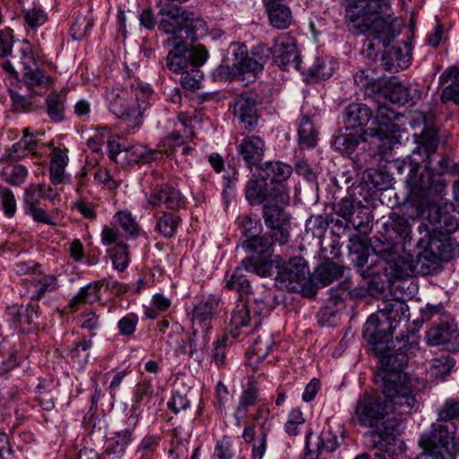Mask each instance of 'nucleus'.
<instances>
[{"label":"nucleus","instance_id":"nucleus-1","mask_svg":"<svg viewBox=\"0 0 459 459\" xmlns=\"http://www.w3.org/2000/svg\"><path fill=\"white\" fill-rule=\"evenodd\" d=\"M388 0H371L365 4H349L346 8V21L349 30L355 35H365L362 54L375 61L380 46L385 49L399 31L394 28V19L388 12Z\"/></svg>","mask_w":459,"mask_h":459},{"label":"nucleus","instance_id":"nucleus-2","mask_svg":"<svg viewBox=\"0 0 459 459\" xmlns=\"http://www.w3.org/2000/svg\"><path fill=\"white\" fill-rule=\"evenodd\" d=\"M376 381L382 382V394L393 411L409 414L418 410L416 379L404 372H377Z\"/></svg>","mask_w":459,"mask_h":459},{"label":"nucleus","instance_id":"nucleus-3","mask_svg":"<svg viewBox=\"0 0 459 459\" xmlns=\"http://www.w3.org/2000/svg\"><path fill=\"white\" fill-rule=\"evenodd\" d=\"M417 233L414 254L410 255L415 256L416 265L423 273H429L439 261H448L455 256L457 245L447 238L432 237L431 230L425 222L417 226Z\"/></svg>","mask_w":459,"mask_h":459},{"label":"nucleus","instance_id":"nucleus-4","mask_svg":"<svg viewBox=\"0 0 459 459\" xmlns=\"http://www.w3.org/2000/svg\"><path fill=\"white\" fill-rule=\"evenodd\" d=\"M380 255L372 259L369 265L360 271L363 279H368L370 294L382 293L387 284L408 276L405 262L394 252L379 251Z\"/></svg>","mask_w":459,"mask_h":459},{"label":"nucleus","instance_id":"nucleus-5","mask_svg":"<svg viewBox=\"0 0 459 459\" xmlns=\"http://www.w3.org/2000/svg\"><path fill=\"white\" fill-rule=\"evenodd\" d=\"M180 33H170L171 36L164 41V46L170 48L168 51L166 65L169 71L176 74L188 69L194 64L204 65L209 56L204 46L198 44L190 47Z\"/></svg>","mask_w":459,"mask_h":459},{"label":"nucleus","instance_id":"nucleus-6","mask_svg":"<svg viewBox=\"0 0 459 459\" xmlns=\"http://www.w3.org/2000/svg\"><path fill=\"white\" fill-rule=\"evenodd\" d=\"M245 197L250 205H264L273 202L289 204L290 202L287 185H272L257 171L246 184Z\"/></svg>","mask_w":459,"mask_h":459},{"label":"nucleus","instance_id":"nucleus-7","mask_svg":"<svg viewBox=\"0 0 459 459\" xmlns=\"http://www.w3.org/2000/svg\"><path fill=\"white\" fill-rule=\"evenodd\" d=\"M383 397L374 398L364 394L357 402L354 414L361 426L371 429L369 432H377L386 427L389 419L385 420V417L393 412Z\"/></svg>","mask_w":459,"mask_h":459},{"label":"nucleus","instance_id":"nucleus-8","mask_svg":"<svg viewBox=\"0 0 459 459\" xmlns=\"http://www.w3.org/2000/svg\"><path fill=\"white\" fill-rule=\"evenodd\" d=\"M270 410L261 404L251 415L252 422L244 426L242 437L246 443H253L252 459H262L267 446V435L271 430Z\"/></svg>","mask_w":459,"mask_h":459},{"label":"nucleus","instance_id":"nucleus-9","mask_svg":"<svg viewBox=\"0 0 459 459\" xmlns=\"http://www.w3.org/2000/svg\"><path fill=\"white\" fill-rule=\"evenodd\" d=\"M385 429L377 432H368L372 447L376 449L375 456L377 459H394V456L402 455L405 451V444L395 437L399 431L401 422L397 420H388Z\"/></svg>","mask_w":459,"mask_h":459},{"label":"nucleus","instance_id":"nucleus-10","mask_svg":"<svg viewBox=\"0 0 459 459\" xmlns=\"http://www.w3.org/2000/svg\"><path fill=\"white\" fill-rule=\"evenodd\" d=\"M287 204L273 202L265 204L262 209L264 225L270 230L269 232L273 233L274 240L280 246L288 244L290 238L291 216L284 208Z\"/></svg>","mask_w":459,"mask_h":459},{"label":"nucleus","instance_id":"nucleus-11","mask_svg":"<svg viewBox=\"0 0 459 459\" xmlns=\"http://www.w3.org/2000/svg\"><path fill=\"white\" fill-rule=\"evenodd\" d=\"M419 445L422 452L416 459H455L459 455V440H452L432 431L422 434Z\"/></svg>","mask_w":459,"mask_h":459},{"label":"nucleus","instance_id":"nucleus-12","mask_svg":"<svg viewBox=\"0 0 459 459\" xmlns=\"http://www.w3.org/2000/svg\"><path fill=\"white\" fill-rule=\"evenodd\" d=\"M410 171L406 178V184L411 193L419 195H440L446 187L441 173H436L426 166L425 170L419 174L420 165L410 163Z\"/></svg>","mask_w":459,"mask_h":459},{"label":"nucleus","instance_id":"nucleus-13","mask_svg":"<svg viewBox=\"0 0 459 459\" xmlns=\"http://www.w3.org/2000/svg\"><path fill=\"white\" fill-rule=\"evenodd\" d=\"M274 286L288 292H296L309 274L307 262L300 256L290 258L277 266Z\"/></svg>","mask_w":459,"mask_h":459},{"label":"nucleus","instance_id":"nucleus-14","mask_svg":"<svg viewBox=\"0 0 459 459\" xmlns=\"http://www.w3.org/2000/svg\"><path fill=\"white\" fill-rule=\"evenodd\" d=\"M382 92L392 103L413 106L421 98V92L417 86L403 84L398 78L377 80L373 82V91Z\"/></svg>","mask_w":459,"mask_h":459},{"label":"nucleus","instance_id":"nucleus-15","mask_svg":"<svg viewBox=\"0 0 459 459\" xmlns=\"http://www.w3.org/2000/svg\"><path fill=\"white\" fill-rule=\"evenodd\" d=\"M264 98L255 91L242 92L236 99L233 114L242 128L252 132L257 126L259 114L257 106L262 104Z\"/></svg>","mask_w":459,"mask_h":459},{"label":"nucleus","instance_id":"nucleus-16","mask_svg":"<svg viewBox=\"0 0 459 459\" xmlns=\"http://www.w3.org/2000/svg\"><path fill=\"white\" fill-rule=\"evenodd\" d=\"M393 333L389 322L377 311L367 319L363 326L362 337L372 347L374 355H381L385 347V344L390 342L389 337Z\"/></svg>","mask_w":459,"mask_h":459},{"label":"nucleus","instance_id":"nucleus-17","mask_svg":"<svg viewBox=\"0 0 459 459\" xmlns=\"http://www.w3.org/2000/svg\"><path fill=\"white\" fill-rule=\"evenodd\" d=\"M396 341L401 343V345L395 348V345H393V350L391 349L390 342L385 344L384 351L381 355H375L379 358L380 368L377 372H403V368L408 363L410 353H411V350L415 348V345L412 342H410L409 340H404L403 336L402 339H399L396 336Z\"/></svg>","mask_w":459,"mask_h":459},{"label":"nucleus","instance_id":"nucleus-18","mask_svg":"<svg viewBox=\"0 0 459 459\" xmlns=\"http://www.w3.org/2000/svg\"><path fill=\"white\" fill-rule=\"evenodd\" d=\"M273 63L281 70L290 67L300 71V56L299 55L296 39L289 33H282L274 40L271 48Z\"/></svg>","mask_w":459,"mask_h":459},{"label":"nucleus","instance_id":"nucleus-19","mask_svg":"<svg viewBox=\"0 0 459 459\" xmlns=\"http://www.w3.org/2000/svg\"><path fill=\"white\" fill-rule=\"evenodd\" d=\"M457 419H459V399L449 398L439 408L437 419L432 423L430 431L452 440H459V437H455L456 427L454 423Z\"/></svg>","mask_w":459,"mask_h":459},{"label":"nucleus","instance_id":"nucleus-20","mask_svg":"<svg viewBox=\"0 0 459 459\" xmlns=\"http://www.w3.org/2000/svg\"><path fill=\"white\" fill-rule=\"evenodd\" d=\"M428 220L433 226L431 231H437L442 235H450L459 227V218L452 204L430 205L428 209Z\"/></svg>","mask_w":459,"mask_h":459},{"label":"nucleus","instance_id":"nucleus-21","mask_svg":"<svg viewBox=\"0 0 459 459\" xmlns=\"http://www.w3.org/2000/svg\"><path fill=\"white\" fill-rule=\"evenodd\" d=\"M334 214L342 219H346L351 223L352 229L361 232L370 221V214L364 205L355 204L349 197L342 198L338 203L333 204Z\"/></svg>","mask_w":459,"mask_h":459},{"label":"nucleus","instance_id":"nucleus-22","mask_svg":"<svg viewBox=\"0 0 459 459\" xmlns=\"http://www.w3.org/2000/svg\"><path fill=\"white\" fill-rule=\"evenodd\" d=\"M221 310V299L220 296L214 294L204 296L193 308L192 326L210 331L212 320Z\"/></svg>","mask_w":459,"mask_h":459},{"label":"nucleus","instance_id":"nucleus-23","mask_svg":"<svg viewBox=\"0 0 459 459\" xmlns=\"http://www.w3.org/2000/svg\"><path fill=\"white\" fill-rule=\"evenodd\" d=\"M458 336L459 333L454 319L445 315L438 322L434 321L432 326L426 332L425 339L429 345L437 346L453 342Z\"/></svg>","mask_w":459,"mask_h":459},{"label":"nucleus","instance_id":"nucleus-24","mask_svg":"<svg viewBox=\"0 0 459 459\" xmlns=\"http://www.w3.org/2000/svg\"><path fill=\"white\" fill-rule=\"evenodd\" d=\"M238 155L247 167L252 170L254 167L259 168L264 156L265 143L258 136H246L237 147Z\"/></svg>","mask_w":459,"mask_h":459},{"label":"nucleus","instance_id":"nucleus-25","mask_svg":"<svg viewBox=\"0 0 459 459\" xmlns=\"http://www.w3.org/2000/svg\"><path fill=\"white\" fill-rule=\"evenodd\" d=\"M106 98L110 111L117 117H136L135 103H131L128 88H113L107 91Z\"/></svg>","mask_w":459,"mask_h":459},{"label":"nucleus","instance_id":"nucleus-26","mask_svg":"<svg viewBox=\"0 0 459 459\" xmlns=\"http://www.w3.org/2000/svg\"><path fill=\"white\" fill-rule=\"evenodd\" d=\"M230 49L235 56L236 65L240 74L239 81L254 80L263 71L260 68V63L255 62L249 56L245 44L232 43L230 46Z\"/></svg>","mask_w":459,"mask_h":459},{"label":"nucleus","instance_id":"nucleus-27","mask_svg":"<svg viewBox=\"0 0 459 459\" xmlns=\"http://www.w3.org/2000/svg\"><path fill=\"white\" fill-rule=\"evenodd\" d=\"M148 204L153 207L164 205L167 209L178 210L184 207L185 198L178 189L169 185H162L152 191Z\"/></svg>","mask_w":459,"mask_h":459},{"label":"nucleus","instance_id":"nucleus-28","mask_svg":"<svg viewBox=\"0 0 459 459\" xmlns=\"http://www.w3.org/2000/svg\"><path fill=\"white\" fill-rule=\"evenodd\" d=\"M411 63V48L410 46L403 42V47L391 46L386 48L381 57V65L387 72H398L403 70L410 65Z\"/></svg>","mask_w":459,"mask_h":459},{"label":"nucleus","instance_id":"nucleus-29","mask_svg":"<svg viewBox=\"0 0 459 459\" xmlns=\"http://www.w3.org/2000/svg\"><path fill=\"white\" fill-rule=\"evenodd\" d=\"M389 220L388 230L395 234L396 241L402 243L404 249L411 247L412 246V226L416 223L420 225L421 221L396 212H392Z\"/></svg>","mask_w":459,"mask_h":459},{"label":"nucleus","instance_id":"nucleus-30","mask_svg":"<svg viewBox=\"0 0 459 459\" xmlns=\"http://www.w3.org/2000/svg\"><path fill=\"white\" fill-rule=\"evenodd\" d=\"M22 70V78L28 86H39L43 82L44 73L39 67L31 52L30 47L26 44L20 49L19 62Z\"/></svg>","mask_w":459,"mask_h":459},{"label":"nucleus","instance_id":"nucleus-31","mask_svg":"<svg viewBox=\"0 0 459 459\" xmlns=\"http://www.w3.org/2000/svg\"><path fill=\"white\" fill-rule=\"evenodd\" d=\"M372 117L371 109L362 103H351L343 110L342 121L345 130L359 129L361 133Z\"/></svg>","mask_w":459,"mask_h":459},{"label":"nucleus","instance_id":"nucleus-32","mask_svg":"<svg viewBox=\"0 0 459 459\" xmlns=\"http://www.w3.org/2000/svg\"><path fill=\"white\" fill-rule=\"evenodd\" d=\"M380 134L376 128H368L360 134L341 133L333 138V146L339 152L349 155L356 151L360 141L366 142L368 136L378 137Z\"/></svg>","mask_w":459,"mask_h":459},{"label":"nucleus","instance_id":"nucleus-33","mask_svg":"<svg viewBox=\"0 0 459 459\" xmlns=\"http://www.w3.org/2000/svg\"><path fill=\"white\" fill-rule=\"evenodd\" d=\"M137 422L138 416L133 411L127 419V428L116 432L115 436L108 440L106 453L116 455L117 457L123 455L133 440V432Z\"/></svg>","mask_w":459,"mask_h":459},{"label":"nucleus","instance_id":"nucleus-34","mask_svg":"<svg viewBox=\"0 0 459 459\" xmlns=\"http://www.w3.org/2000/svg\"><path fill=\"white\" fill-rule=\"evenodd\" d=\"M270 24L278 30H285L292 22V13L281 0H263Z\"/></svg>","mask_w":459,"mask_h":459},{"label":"nucleus","instance_id":"nucleus-35","mask_svg":"<svg viewBox=\"0 0 459 459\" xmlns=\"http://www.w3.org/2000/svg\"><path fill=\"white\" fill-rule=\"evenodd\" d=\"M293 169L290 165L279 160L266 161L259 166L260 173L272 185H287V179L291 176Z\"/></svg>","mask_w":459,"mask_h":459},{"label":"nucleus","instance_id":"nucleus-36","mask_svg":"<svg viewBox=\"0 0 459 459\" xmlns=\"http://www.w3.org/2000/svg\"><path fill=\"white\" fill-rule=\"evenodd\" d=\"M278 244L273 237V233L266 232L263 235H250L243 247L252 253V255L259 257H271L273 254V245Z\"/></svg>","mask_w":459,"mask_h":459},{"label":"nucleus","instance_id":"nucleus-37","mask_svg":"<svg viewBox=\"0 0 459 459\" xmlns=\"http://www.w3.org/2000/svg\"><path fill=\"white\" fill-rule=\"evenodd\" d=\"M259 314L260 312L255 311L254 313V316H251L250 311L247 308V306L246 302L243 300H240L239 303H238L232 311L231 317H230V333L233 337L238 336V331L248 325L249 322L255 321V326H257L260 325V319H259Z\"/></svg>","mask_w":459,"mask_h":459},{"label":"nucleus","instance_id":"nucleus-38","mask_svg":"<svg viewBox=\"0 0 459 459\" xmlns=\"http://www.w3.org/2000/svg\"><path fill=\"white\" fill-rule=\"evenodd\" d=\"M258 400V388L256 382L249 381L247 387L243 390L239 403L234 411V418L238 426L241 425V421L246 419L249 412V408L255 404Z\"/></svg>","mask_w":459,"mask_h":459},{"label":"nucleus","instance_id":"nucleus-39","mask_svg":"<svg viewBox=\"0 0 459 459\" xmlns=\"http://www.w3.org/2000/svg\"><path fill=\"white\" fill-rule=\"evenodd\" d=\"M7 313L15 326H20L22 331H29L38 317L35 307L30 304L10 307Z\"/></svg>","mask_w":459,"mask_h":459},{"label":"nucleus","instance_id":"nucleus-40","mask_svg":"<svg viewBox=\"0 0 459 459\" xmlns=\"http://www.w3.org/2000/svg\"><path fill=\"white\" fill-rule=\"evenodd\" d=\"M105 281H97L81 288L79 292L70 300L69 307L76 311L81 304H93L100 299V288Z\"/></svg>","mask_w":459,"mask_h":459},{"label":"nucleus","instance_id":"nucleus-41","mask_svg":"<svg viewBox=\"0 0 459 459\" xmlns=\"http://www.w3.org/2000/svg\"><path fill=\"white\" fill-rule=\"evenodd\" d=\"M382 306V307H378L377 311L381 313L383 318L389 322L392 332H394L402 318L406 316L405 313L408 311V307L403 301L398 299L383 301Z\"/></svg>","mask_w":459,"mask_h":459},{"label":"nucleus","instance_id":"nucleus-42","mask_svg":"<svg viewBox=\"0 0 459 459\" xmlns=\"http://www.w3.org/2000/svg\"><path fill=\"white\" fill-rule=\"evenodd\" d=\"M66 93L53 91L45 100V108L48 117L55 123L65 119Z\"/></svg>","mask_w":459,"mask_h":459},{"label":"nucleus","instance_id":"nucleus-43","mask_svg":"<svg viewBox=\"0 0 459 459\" xmlns=\"http://www.w3.org/2000/svg\"><path fill=\"white\" fill-rule=\"evenodd\" d=\"M30 281L34 288L30 297L32 300L40 299L47 293L56 291L59 288L58 280L54 274L39 273Z\"/></svg>","mask_w":459,"mask_h":459},{"label":"nucleus","instance_id":"nucleus-44","mask_svg":"<svg viewBox=\"0 0 459 459\" xmlns=\"http://www.w3.org/2000/svg\"><path fill=\"white\" fill-rule=\"evenodd\" d=\"M343 266L327 259L316 267L313 278L321 283L322 286H325L341 278L343 274Z\"/></svg>","mask_w":459,"mask_h":459},{"label":"nucleus","instance_id":"nucleus-45","mask_svg":"<svg viewBox=\"0 0 459 459\" xmlns=\"http://www.w3.org/2000/svg\"><path fill=\"white\" fill-rule=\"evenodd\" d=\"M209 332L201 327L192 326V333L188 339L190 357L203 359V353L207 350L210 342Z\"/></svg>","mask_w":459,"mask_h":459},{"label":"nucleus","instance_id":"nucleus-46","mask_svg":"<svg viewBox=\"0 0 459 459\" xmlns=\"http://www.w3.org/2000/svg\"><path fill=\"white\" fill-rule=\"evenodd\" d=\"M243 269L242 266L237 267L225 284L227 290H234L238 294L239 301L247 298L252 291L250 281L243 273Z\"/></svg>","mask_w":459,"mask_h":459},{"label":"nucleus","instance_id":"nucleus-47","mask_svg":"<svg viewBox=\"0 0 459 459\" xmlns=\"http://www.w3.org/2000/svg\"><path fill=\"white\" fill-rule=\"evenodd\" d=\"M399 118L398 113L394 111L393 108L387 107L386 105H379L377 109L376 116V125L377 127H375L381 134V136L377 137L379 140H382L386 136V132H392L394 127V122Z\"/></svg>","mask_w":459,"mask_h":459},{"label":"nucleus","instance_id":"nucleus-48","mask_svg":"<svg viewBox=\"0 0 459 459\" xmlns=\"http://www.w3.org/2000/svg\"><path fill=\"white\" fill-rule=\"evenodd\" d=\"M37 141L33 138V135L28 133V128H25L23 130L22 139L15 143L12 148L7 151L4 157L0 159V163L4 161L5 159L23 158L29 152L34 151L37 148Z\"/></svg>","mask_w":459,"mask_h":459},{"label":"nucleus","instance_id":"nucleus-49","mask_svg":"<svg viewBox=\"0 0 459 459\" xmlns=\"http://www.w3.org/2000/svg\"><path fill=\"white\" fill-rule=\"evenodd\" d=\"M4 162V165L1 170L3 179L13 186L22 185L28 176V169L25 166L9 160V159H5Z\"/></svg>","mask_w":459,"mask_h":459},{"label":"nucleus","instance_id":"nucleus-50","mask_svg":"<svg viewBox=\"0 0 459 459\" xmlns=\"http://www.w3.org/2000/svg\"><path fill=\"white\" fill-rule=\"evenodd\" d=\"M298 142L302 148H313L317 142V131L311 118L303 116L298 130Z\"/></svg>","mask_w":459,"mask_h":459},{"label":"nucleus","instance_id":"nucleus-51","mask_svg":"<svg viewBox=\"0 0 459 459\" xmlns=\"http://www.w3.org/2000/svg\"><path fill=\"white\" fill-rule=\"evenodd\" d=\"M241 266L246 271L254 273L258 276L267 277L272 274L273 261L270 257L251 255L242 260Z\"/></svg>","mask_w":459,"mask_h":459},{"label":"nucleus","instance_id":"nucleus-52","mask_svg":"<svg viewBox=\"0 0 459 459\" xmlns=\"http://www.w3.org/2000/svg\"><path fill=\"white\" fill-rule=\"evenodd\" d=\"M129 90V97L131 103H135L136 117L142 115L148 105V100L152 94V91L149 85H143L141 82L132 84Z\"/></svg>","mask_w":459,"mask_h":459},{"label":"nucleus","instance_id":"nucleus-53","mask_svg":"<svg viewBox=\"0 0 459 459\" xmlns=\"http://www.w3.org/2000/svg\"><path fill=\"white\" fill-rule=\"evenodd\" d=\"M126 159L129 163H149L156 159L158 152L147 149L143 145H133L125 148Z\"/></svg>","mask_w":459,"mask_h":459},{"label":"nucleus","instance_id":"nucleus-54","mask_svg":"<svg viewBox=\"0 0 459 459\" xmlns=\"http://www.w3.org/2000/svg\"><path fill=\"white\" fill-rule=\"evenodd\" d=\"M364 180L370 185L371 188H374L377 191H384L388 189L392 185V177L386 172L368 169L364 172Z\"/></svg>","mask_w":459,"mask_h":459},{"label":"nucleus","instance_id":"nucleus-55","mask_svg":"<svg viewBox=\"0 0 459 459\" xmlns=\"http://www.w3.org/2000/svg\"><path fill=\"white\" fill-rule=\"evenodd\" d=\"M329 225L327 215L312 214L306 221L305 230L313 238H321L325 236Z\"/></svg>","mask_w":459,"mask_h":459},{"label":"nucleus","instance_id":"nucleus-56","mask_svg":"<svg viewBox=\"0 0 459 459\" xmlns=\"http://www.w3.org/2000/svg\"><path fill=\"white\" fill-rule=\"evenodd\" d=\"M202 65L194 64L188 69H184L178 73L181 74L180 83L183 88L194 91L201 87L204 79V74L200 70Z\"/></svg>","mask_w":459,"mask_h":459},{"label":"nucleus","instance_id":"nucleus-57","mask_svg":"<svg viewBox=\"0 0 459 459\" xmlns=\"http://www.w3.org/2000/svg\"><path fill=\"white\" fill-rule=\"evenodd\" d=\"M183 332L184 327L180 324L177 322L172 323L170 330L166 333V339L163 340L169 347L175 350L178 355L186 353V343L182 336Z\"/></svg>","mask_w":459,"mask_h":459},{"label":"nucleus","instance_id":"nucleus-58","mask_svg":"<svg viewBox=\"0 0 459 459\" xmlns=\"http://www.w3.org/2000/svg\"><path fill=\"white\" fill-rule=\"evenodd\" d=\"M181 221L180 217L174 212H163L158 219L156 230L165 238H172Z\"/></svg>","mask_w":459,"mask_h":459},{"label":"nucleus","instance_id":"nucleus-59","mask_svg":"<svg viewBox=\"0 0 459 459\" xmlns=\"http://www.w3.org/2000/svg\"><path fill=\"white\" fill-rule=\"evenodd\" d=\"M194 136L195 132L192 127L184 125V133L181 134L179 130L172 132L164 139L163 145L169 148L171 152H173L177 151L178 148H181L182 145L186 143V140H191Z\"/></svg>","mask_w":459,"mask_h":459},{"label":"nucleus","instance_id":"nucleus-60","mask_svg":"<svg viewBox=\"0 0 459 459\" xmlns=\"http://www.w3.org/2000/svg\"><path fill=\"white\" fill-rule=\"evenodd\" d=\"M112 264L115 269L123 272L128 265V247L123 242H118L109 250Z\"/></svg>","mask_w":459,"mask_h":459},{"label":"nucleus","instance_id":"nucleus-61","mask_svg":"<svg viewBox=\"0 0 459 459\" xmlns=\"http://www.w3.org/2000/svg\"><path fill=\"white\" fill-rule=\"evenodd\" d=\"M419 143L424 147L428 156L435 153L439 144L437 129L434 126H426L421 132Z\"/></svg>","mask_w":459,"mask_h":459},{"label":"nucleus","instance_id":"nucleus-62","mask_svg":"<svg viewBox=\"0 0 459 459\" xmlns=\"http://www.w3.org/2000/svg\"><path fill=\"white\" fill-rule=\"evenodd\" d=\"M455 365V359L449 355H443L433 359L430 369L437 377L444 378L450 373Z\"/></svg>","mask_w":459,"mask_h":459},{"label":"nucleus","instance_id":"nucleus-63","mask_svg":"<svg viewBox=\"0 0 459 459\" xmlns=\"http://www.w3.org/2000/svg\"><path fill=\"white\" fill-rule=\"evenodd\" d=\"M212 77L218 82H227L238 80L239 81V71H238L236 62L230 65L228 64H221L212 71Z\"/></svg>","mask_w":459,"mask_h":459},{"label":"nucleus","instance_id":"nucleus-64","mask_svg":"<svg viewBox=\"0 0 459 459\" xmlns=\"http://www.w3.org/2000/svg\"><path fill=\"white\" fill-rule=\"evenodd\" d=\"M92 26V20L88 19L85 15H78L70 30L72 38L75 40L83 39Z\"/></svg>","mask_w":459,"mask_h":459}]
</instances>
